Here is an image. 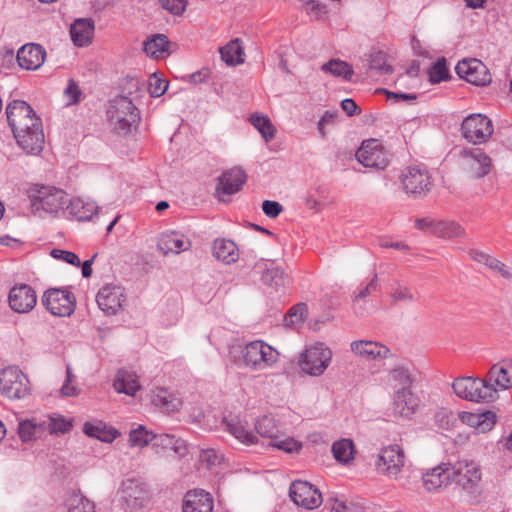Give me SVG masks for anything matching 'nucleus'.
Wrapping results in <instances>:
<instances>
[{
	"mask_svg": "<svg viewBox=\"0 0 512 512\" xmlns=\"http://www.w3.org/2000/svg\"><path fill=\"white\" fill-rule=\"evenodd\" d=\"M31 211L39 217L57 216L66 204V193L54 186L34 184L28 189Z\"/></svg>",
	"mask_w": 512,
	"mask_h": 512,
	"instance_id": "obj_1",
	"label": "nucleus"
},
{
	"mask_svg": "<svg viewBox=\"0 0 512 512\" xmlns=\"http://www.w3.org/2000/svg\"><path fill=\"white\" fill-rule=\"evenodd\" d=\"M107 116L115 123V130L121 134L131 132L140 121V112L135 104L126 96H117L109 103Z\"/></svg>",
	"mask_w": 512,
	"mask_h": 512,
	"instance_id": "obj_2",
	"label": "nucleus"
},
{
	"mask_svg": "<svg viewBox=\"0 0 512 512\" xmlns=\"http://www.w3.org/2000/svg\"><path fill=\"white\" fill-rule=\"evenodd\" d=\"M33 121H25L12 132L18 146L27 154L38 155L43 150L45 136L42 120L34 113Z\"/></svg>",
	"mask_w": 512,
	"mask_h": 512,
	"instance_id": "obj_3",
	"label": "nucleus"
},
{
	"mask_svg": "<svg viewBox=\"0 0 512 512\" xmlns=\"http://www.w3.org/2000/svg\"><path fill=\"white\" fill-rule=\"evenodd\" d=\"M119 494L121 505L128 512H136L143 509L150 500L147 484L138 478L123 480Z\"/></svg>",
	"mask_w": 512,
	"mask_h": 512,
	"instance_id": "obj_4",
	"label": "nucleus"
},
{
	"mask_svg": "<svg viewBox=\"0 0 512 512\" xmlns=\"http://www.w3.org/2000/svg\"><path fill=\"white\" fill-rule=\"evenodd\" d=\"M454 392L461 398L474 402H489L496 397V389L487 385L486 379L461 377L453 382Z\"/></svg>",
	"mask_w": 512,
	"mask_h": 512,
	"instance_id": "obj_5",
	"label": "nucleus"
},
{
	"mask_svg": "<svg viewBox=\"0 0 512 512\" xmlns=\"http://www.w3.org/2000/svg\"><path fill=\"white\" fill-rule=\"evenodd\" d=\"M278 356L277 350L260 340L248 343L242 350L243 363L254 370L271 366L278 360Z\"/></svg>",
	"mask_w": 512,
	"mask_h": 512,
	"instance_id": "obj_6",
	"label": "nucleus"
},
{
	"mask_svg": "<svg viewBox=\"0 0 512 512\" xmlns=\"http://www.w3.org/2000/svg\"><path fill=\"white\" fill-rule=\"evenodd\" d=\"M332 359V351L323 343L307 348L299 359L301 370L310 376L322 375Z\"/></svg>",
	"mask_w": 512,
	"mask_h": 512,
	"instance_id": "obj_7",
	"label": "nucleus"
},
{
	"mask_svg": "<svg viewBox=\"0 0 512 512\" xmlns=\"http://www.w3.org/2000/svg\"><path fill=\"white\" fill-rule=\"evenodd\" d=\"M41 304L53 316H70L76 307V298L68 289L50 288L41 298Z\"/></svg>",
	"mask_w": 512,
	"mask_h": 512,
	"instance_id": "obj_8",
	"label": "nucleus"
},
{
	"mask_svg": "<svg viewBox=\"0 0 512 512\" xmlns=\"http://www.w3.org/2000/svg\"><path fill=\"white\" fill-rule=\"evenodd\" d=\"M404 191L413 198H423L431 190L433 182L426 168L413 166L406 168L401 175Z\"/></svg>",
	"mask_w": 512,
	"mask_h": 512,
	"instance_id": "obj_9",
	"label": "nucleus"
},
{
	"mask_svg": "<svg viewBox=\"0 0 512 512\" xmlns=\"http://www.w3.org/2000/svg\"><path fill=\"white\" fill-rule=\"evenodd\" d=\"M461 134L472 144L487 142L493 134L494 128L490 118L483 114H470L461 124Z\"/></svg>",
	"mask_w": 512,
	"mask_h": 512,
	"instance_id": "obj_10",
	"label": "nucleus"
},
{
	"mask_svg": "<svg viewBox=\"0 0 512 512\" xmlns=\"http://www.w3.org/2000/svg\"><path fill=\"white\" fill-rule=\"evenodd\" d=\"M0 391L10 399H21L29 394L30 383L19 368L10 366L0 372Z\"/></svg>",
	"mask_w": 512,
	"mask_h": 512,
	"instance_id": "obj_11",
	"label": "nucleus"
},
{
	"mask_svg": "<svg viewBox=\"0 0 512 512\" xmlns=\"http://www.w3.org/2000/svg\"><path fill=\"white\" fill-rule=\"evenodd\" d=\"M451 483L457 484L469 495L476 496L479 492L481 472L474 462L458 461L451 464Z\"/></svg>",
	"mask_w": 512,
	"mask_h": 512,
	"instance_id": "obj_12",
	"label": "nucleus"
},
{
	"mask_svg": "<svg viewBox=\"0 0 512 512\" xmlns=\"http://www.w3.org/2000/svg\"><path fill=\"white\" fill-rule=\"evenodd\" d=\"M357 160L365 167L383 170L389 164L388 154L376 139H368L356 152Z\"/></svg>",
	"mask_w": 512,
	"mask_h": 512,
	"instance_id": "obj_13",
	"label": "nucleus"
},
{
	"mask_svg": "<svg viewBox=\"0 0 512 512\" xmlns=\"http://www.w3.org/2000/svg\"><path fill=\"white\" fill-rule=\"evenodd\" d=\"M462 157L463 169L471 179L483 178L492 170V160L481 148L465 150Z\"/></svg>",
	"mask_w": 512,
	"mask_h": 512,
	"instance_id": "obj_14",
	"label": "nucleus"
},
{
	"mask_svg": "<svg viewBox=\"0 0 512 512\" xmlns=\"http://www.w3.org/2000/svg\"><path fill=\"white\" fill-rule=\"evenodd\" d=\"M405 465V453L398 444L383 447L378 454L377 466L388 477L396 478Z\"/></svg>",
	"mask_w": 512,
	"mask_h": 512,
	"instance_id": "obj_15",
	"label": "nucleus"
},
{
	"mask_svg": "<svg viewBox=\"0 0 512 512\" xmlns=\"http://www.w3.org/2000/svg\"><path fill=\"white\" fill-rule=\"evenodd\" d=\"M457 75L476 86L491 83V74L483 62L478 59H464L455 67Z\"/></svg>",
	"mask_w": 512,
	"mask_h": 512,
	"instance_id": "obj_16",
	"label": "nucleus"
},
{
	"mask_svg": "<svg viewBox=\"0 0 512 512\" xmlns=\"http://www.w3.org/2000/svg\"><path fill=\"white\" fill-rule=\"evenodd\" d=\"M289 496L296 505L308 510L315 509L322 503L321 493L307 481L297 480L292 482Z\"/></svg>",
	"mask_w": 512,
	"mask_h": 512,
	"instance_id": "obj_17",
	"label": "nucleus"
},
{
	"mask_svg": "<svg viewBox=\"0 0 512 512\" xmlns=\"http://www.w3.org/2000/svg\"><path fill=\"white\" fill-rule=\"evenodd\" d=\"M247 180L245 171L239 167H233L225 172L218 179L215 193L222 202L229 201L232 194L237 193Z\"/></svg>",
	"mask_w": 512,
	"mask_h": 512,
	"instance_id": "obj_18",
	"label": "nucleus"
},
{
	"mask_svg": "<svg viewBox=\"0 0 512 512\" xmlns=\"http://www.w3.org/2000/svg\"><path fill=\"white\" fill-rule=\"evenodd\" d=\"M420 402L418 395L413 393L410 388H398L393 395V415L410 419L418 409Z\"/></svg>",
	"mask_w": 512,
	"mask_h": 512,
	"instance_id": "obj_19",
	"label": "nucleus"
},
{
	"mask_svg": "<svg viewBox=\"0 0 512 512\" xmlns=\"http://www.w3.org/2000/svg\"><path fill=\"white\" fill-rule=\"evenodd\" d=\"M8 303L14 312L28 313L37 303L36 292L28 284L15 285L10 289Z\"/></svg>",
	"mask_w": 512,
	"mask_h": 512,
	"instance_id": "obj_20",
	"label": "nucleus"
},
{
	"mask_svg": "<svg viewBox=\"0 0 512 512\" xmlns=\"http://www.w3.org/2000/svg\"><path fill=\"white\" fill-rule=\"evenodd\" d=\"M125 299L123 288L112 284L102 287L96 296L99 308L108 315H115Z\"/></svg>",
	"mask_w": 512,
	"mask_h": 512,
	"instance_id": "obj_21",
	"label": "nucleus"
},
{
	"mask_svg": "<svg viewBox=\"0 0 512 512\" xmlns=\"http://www.w3.org/2000/svg\"><path fill=\"white\" fill-rule=\"evenodd\" d=\"M487 385L491 388L506 390L512 387V359L502 360L494 364L486 376Z\"/></svg>",
	"mask_w": 512,
	"mask_h": 512,
	"instance_id": "obj_22",
	"label": "nucleus"
},
{
	"mask_svg": "<svg viewBox=\"0 0 512 512\" xmlns=\"http://www.w3.org/2000/svg\"><path fill=\"white\" fill-rule=\"evenodd\" d=\"M46 51L39 44H26L22 46L17 52V62L22 69L36 70L45 60Z\"/></svg>",
	"mask_w": 512,
	"mask_h": 512,
	"instance_id": "obj_23",
	"label": "nucleus"
},
{
	"mask_svg": "<svg viewBox=\"0 0 512 512\" xmlns=\"http://www.w3.org/2000/svg\"><path fill=\"white\" fill-rule=\"evenodd\" d=\"M451 463H441L429 470L423 476V485L429 492L451 484Z\"/></svg>",
	"mask_w": 512,
	"mask_h": 512,
	"instance_id": "obj_24",
	"label": "nucleus"
},
{
	"mask_svg": "<svg viewBox=\"0 0 512 512\" xmlns=\"http://www.w3.org/2000/svg\"><path fill=\"white\" fill-rule=\"evenodd\" d=\"M214 501L204 490L188 491L183 499V512H212Z\"/></svg>",
	"mask_w": 512,
	"mask_h": 512,
	"instance_id": "obj_25",
	"label": "nucleus"
},
{
	"mask_svg": "<svg viewBox=\"0 0 512 512\" xmlns=\"http://www.w3.org/2000/svg\"><path fill=\"white\" fill-rule=\"evenodd\" d=\"M158 249L164 254H179L191 247V242L180 232L170 231L162 233L157 244Z\"/></svg>",
	"mask_w": 512,
	"mask_h": 512,
	"instance_id": "obj_26",
	"label": "nucleus"
},
{
	"mask_svg": "<svg viewBox=\"0 0 512 512\" xmlns=\"http://www.w3.org/2000/svg\"><path fill=\"white\" fill-rule=\"evenodd\" d=\"M36 113L33 108L23 100H13L6 108V115L12 131L25 121H33L31 116Z\"/></svg>",
	"mask_w": 512,
	"mask_h": 512,
	"instance_id": "obj_27",
	"label": "nucleus"
},
{
	"mask_svg": "<svg viewBox=\"0 0 512 512\" xmlns=\"http://www.w3.org/2000/svg\"><path fill=\"white\" fill-rule=\"evenodd\" d=\"M351 350L367 360L387 358L390 353L389 348L385 345L365 340L353 341L351 343Z\"/></svg>",
	"mask_w": 512,
	"mask_h": 512,
	"instance_id": "obj_28",
	"label": "nucleus"
},
{
	"mask_svg": "<svg viewBox=\"0 0 512 512\" xmlns=\"http://www.w3.org/2000/svg\"><path fill=\"white\" fill-rule=\"evenodd\" d=\"M94 34V23L91 19H77L71 25L70 35L76 46L83 47L91 43Z\"/></svg>",
	"mask_w": 512,
	"mask_h": 512,
	"instance_id": "obj_29",
	"label": "nucleus"
},
{
	"mask_svg": "<svg viewBox=\"0 0 512 512\" xmlns=\"http://www.w3.org/2000/svg\"><path fill=\"white\" fill-rule=\"evenodd\" d=\"M151 446L152 449H154L155 453L157 454L169 450L173 451L174 453L180 456L186 453V446L184 444V441L170 434H154Z\"/></svg>",
	"mask_w": 512,
	"mask_h": 512,
	"instance_id": "obj_30",
	"label": "nucleus"
},
{
	"mask_svg": "<svg viewBox=\"0 0 512 512\" xmlns=\"http://www.w3.org/2000/svg\"><path fill=\"white\" fill-rule=\"evenodd\" d=\"M67 211L78 221H89L98 212V206L94 201L82 198H73L67 205Z\"/></svg>",
	"mask_w": 512,
	"mask_h": 512,
	"instance_id": "obj_31",
	"label": "nucleus"
},
{
	"mask_svg": "<svg viewBox=\"0 0 512 512\" xmlns=\"http://www.w3.org/2000/svg\"><path fill=\"white\" fill-rule=\"evenodd\" d=\"M460 417L463 423L474 427L479 433L490 431L496 423L495 414L491 411L484 413L463 412Z\"/></svg>",
	"mask_w": 512,
	"mask_h": 512,
	"instance_id": "obj_32",
	"label": "nucleus"
},
{
	"mask_svg": "<svg viewBox=\"0 0 512 512\" xmlns=\"http://www.w3.org/2000/svg\"><path fill=\"white\" fill-rule=\"evenodd\" d=\"M152 403L160 410L166 413L178 411L182 406V401L179 397L170 393L165 388H157L152 392Z\"/></svg>",
	"mask_w": 512,
	"mask_h": 512,
	"instance_id": "obj_33",
	"label": "nucleus"
},
{
	"mask_svg": "<svg viewBox=\"0 0 512 512\" xmlns=\"http://www.w3.org/2000/svg\"><path fill=\"white\" fill-rule=\"evenodd\" d=\"M113 386L118 393H125L130 396H134L141 387L137 375L126 369H120L117 372Z\"/></svg>",
	"mask_w": 512,
	"mask_h": 512,
	"instance_id": "obj_34",
	"label": "nucleus"
},
{
	"mask_svg": "<svg viewBox=\"0 0 512 512\" xmlns=\"http://www.w3.org/2000/svg\"><path fill=\"white\" fill-rule=\"evenodd\" d=\"M213 255L216 259L227 264L236 262L239 258V252L236 244L232 240L225 238L216 239L214 241Z\"/></svg>",
	"mask_w": 512,
	"mask_h": 512,
	"instance_id": "obj_35",
	"label": "nucleus"
},
{
	"mask_svg": "<svg viewBox=\"0 0 512 512\" xmlns=\"http://www.w3.org/2000/svg\"><path fill=\"white\" fill-rule=\"evenodd\" d=\"M170 42L164 34H155L144 41V52L147 56L158 59L169 53Z\"/></svg>",
	"mask_w": 512,
	"mask_h": 512,
	"instance_id": "obj_36",
	"label": "nucleus"
},
{
	"mask_svg": "<svg viewBox=\"0 0 512 512\" xmlns=\"http://www.w3.org/2000/svg\"><path fill=\"white\" fill-rule=\"evenodd\" d=\"M83 432L87 436L96 438L102 442H112L120 435L116 429L107 428L101 421L96 423L86 422L83 426Z\"/></svg>",
	"mask_w": 512,
	"mask_h": 512,
	"instance_id": "obj_37",
	"label": "nucleus"
},
{
	"mask_svg": "<svg viewBox=\"0 0 512 512\" xmlns=\"http://www.w3.org/2000/svg\"><path fill=\"white\" fill-rule=\"evenodd\" d=\"M226 431L233 435L238 441L245 445H252L257 442L256 436L253 432L246 429V427L237 419L223 421Z\"/></svg>",
	"mask_w": 512,
	"mask_h": 512,
	"instance_id": "obj_38",
	"label": "nucleus"
},
{
	"mask_svg": "<svg viewBox=\"0 0 512 512\" xmlns=\"http://www.w3.org/2000/svg\"><path fill=\"white\" fill-rule=\"evenodd\" d=\"M222 60L229 66H235L244 62L243 48L238 39L231 40L227 45L220 48Z\"/></svg>",
	"mask_w": 512,
	"mask_h": 512,
	"instance_id": "obj_39",
	"label": "nucleus"
},
{
	"mask_svg": "<svg viewBox=\"0 0 512 512\" xmlns=\"http://www.w3.org/2000/svg\"><path fill=\"white\" fill-rule=\"evenodd\" d=\"M465 235V229L457 222L451 220H439L437 222L435 236L440 238H461Z\"/></svg>",
	"mask_w": 512,
	"mask_h": 512,
	"instance_id": "obj_40",
	"label": "nucleus"
},
{
	"mask_svg": "<svg viewBox=\"0 0 512 512\" xmlns=\"http://www.w3.org/2000/svg\"><path fill=\"white\" fill-rule=\"evenodd\" d=\"M321 70L345 80H351L354 70L350 64L340 59H331L321 66Z\"/></svg>",
	"mask_w": 512,
	"mask_h": 512,
	"instance_id": "obj_41",
	"label": "nucleus"
},
{
	"mask_svg": "<svg viewBox=\"0 0 512 512\" xmlns=\"http://www.w3.org/2000/svg\"><path fill=\"white\" fill-rule=\"evenodd\" d=\"M19 437L23 442H28L41 437L44 434L42 422L35 420H24L19 423Z\"/></svg>",
	"mask_w": 512,
	"mask_h": 512,
	"instance_id": "obj_42",
	"label": "nucleus"
},
{
	"mask_svg": "<svg viewBox=\"0 0 512 512\" xmlns=\"http://www.w3.org/2000/svg\"><path fill=\"white\" fill-rule=\"evenodd\" d=\"M67 512H95L93 502L80 492L73 491L66 499Z\"/></svg>",
	"mask_w": 512,
	"mask_h": 512,
	"instance_id": "obj_43",
	"label": "nucleus"
},
{
	"mask_svg": "<svg viewBox=\"0 0 512 512\" xmlns=\"http://www.w3.org/2000/svg\"><path fill=\"white\" fill-rule=\"evenodd\" d=\"M262 280L266 285L276 290L286 286L290 282L288 274L280 267L267 268L263 272Z\"/></svg>",
	"mask_w": 512,
	"mask_h": 512,
	"instance_id": "obj_44",
	"label": "nucleus"
},
{
	"mask_svg": "<svg viewBox=\"0 0 512 512\" xmlns=\"http://www.w3.org/2000/svg\"><path fill=\"white\" fill-rule=\"evenodd\" d=\"M256 432L263 438H268L270 441L279 438V429L275 420L270 416H263L255 423Z\"/></svg>",
	"mask_w": 512,
	"mask_h": 512,
	"instance_id": "obj_45",
	"label": "nucleus"
},
{
	"mask_svg": "<svg viewBox=\"0 0 512 512\" xmlns=\"http://www.w3.org/2000/svg\"><path fill=\"white\" fill-rule=\"evenodd\" d=\"M334 458L343 463H348L354 458V444L350 439L336 441L332 445Z\"/></svg>",
	"mask_w": 512,
	"mask_h": 512,
	"instance_id": "obj_46",
	"label": "nucleus"
},
{
	"mask_svg": "<svg viewBox=\"0 0 512 512\" xmlns=\"http://www.w3.org/2000/svg\"><path fill=\"white\" fill-rule=\"evenodd\" d=\"M251 124L257 129L266 142L271 141L275 136V127L267 116L252 114Z\"/></svg>",
	"mask_w": 512,
	"mask_h": 512,
	"instance_id": "obj_47",
	"label": "nucleus"
},
{
	"mask_svg": "<svg viewBox=\"0 0 512 512\" xmlns=\"http://www.w3.org/2000/svg\"><path fill=\"white\" fill-rule=\"evenodd\" d=\"M154 438V433L152 431H148L144 426H139L138 428L132 430L129 434V442L131 446L135 447H144L148 444L152 445V441Z\"/></svg>",
	"mask_w": 512,
	"mask_h": 512,
	"instance_id": "obj_48",
	"label": "nucleus"
},
{
	"mask_svg": "<svg viewBox=\"0 0 512 512\" xmlns=\"http://www.w3.org/2000/svg\"><path fill=\"white\" fill-rule=\"evenodd\" d=\"M41 422L43 424L44 433L48 432L49 434L66 433L72 427L71 423L63 417H49L47 420Z\"/></svg>",
	"mask_w": 512,
	"mask_h": 512,
	"instance_id": "obj_49",
	"label": "nucleus"
},
{
	"mask_svg": "<svg viewBox=\"0 0 512 512\" xmlns=\"http://www.w3.org/2000/svg\"><path fill=\"white\" fill-rule=\"evenodd\" d=\"M429 81L433 84L440 83L449 77V70L445 58L438 59L428 71Z\"/></svg>",
	"mask_w": 512,
	"mask_h": 512,
	"instance_id": "obj_50",
	"label": "nucleus"
},
{
	"mask_svg": "<svg viewBox=\"0 0 512 512\" xmlns=\"http://www.w3.org/2000/svg\"><path fill=\"white\" fill-rule=\"evenodd\" d=\"M435 424L443 430H451L456 422L457 418L453 412L446 408L439 409L434 415Z\"/></svg>",
	"mask_w": 512,
	"mask_h": 512,
	"instance_id": "obj_51",
	"label": "nucleus"
},
{
	"mask_svg": "<svg viewBox=\"0 0 512 512\" xmlns=\"http://www.w3.org/2000/svg\"><path fill=\"white\" fill-rule=\"evenodd\" d=\"M389 376L390 380L395 382L396 385H399L400 388H410L413 383V378L409 370L403 366L393 368L390 371Z\"/></svg>",
	"mask_w": 512,
	"mask_h": 512,
	"instance_id": "obj_52",
	"label": "nucleus"
},
{
	"mask_svg": "<svg viewBox=\"0 0 512 512\" xmlns=\"http://www.w3.org/2000/svg\"><path fill=\"white\" fill-rule=\"evenodd\" d=\"M308 314V307L305 303H299L293 306L285 317L288 325H296L302 323Z\"/></svg>",
	"mask_w": 512,
	"mask_h": 512,
	"instance_id": "obj_53",
	"label": "nucleus"
},
{
	"mask_svg": "<svg viewBox=\"0 0 512 512\" xmlns=\"http://www.w3.org/2000/svg\"><path fill=\"white\" fill-rule=\"evenodd\" d=\"M269 445L287 453L298 451L301 448V443H299L292 437H285L282 439L279 436L278 439L270 441Z\"/></svg>",
	"mask_w": 512,
	"mask_h": 512,
	"instance_id": "obj_54",
	"label": "nucleus"
},
{
	"mask_svg": "<svg viewBox=\"0 0 512 512\" xmlns=\"http://www.w3.org/2000/svg\"><path fill=\"white\" fill-rule=\"evenodd\" d=\"M370 67L385 74L393 72L392 66L386 63V54L381 51H377L371 54Z\"/></svg>",
	"mask_w": 512,
	"mask_h": 512,
	"instance_id": "obj_55",
	"label": "nucleus"
},
{
	"mask_svg": "<svg viewBox=\"0 0 512 512\" xmlns=\"http://www.w3.org/2000/svg\"><path fill=\"white\" fill-rule=\"evenodd\" d=\"M82 91L74 79H69L66 88L64 89V96L68 105L79 103Z\"/></svg>",
	"mask_w": 512,
	"mask_h": 512,
	"instance_id": "obj_56",
	"label": "nucleus"
},
{
	"mask_svg": "<svg viewBox=\"0 0 512 512\" xmlns=\"http://www.w3.org/2000/svg\"><path fill=\"white\" fill-rule=\"evenodd\" d=\"M168 88V82L157 77L155 74L150 77L148 83V91L152 97L162 96Z\"/></svg>",
	"mask_w": 512,
	"mask_h": 512,
	"instance_id": "obj_57",
	"label": "nucleus"
},
{
	"mask_svg": "<svg viewBox=\"0 0 512 512\" xmlns=\"http://www.w3.org/2000/svg\"><path fill=\"white\" fill-rule=\"evenodd\" d=\"M163 9L167 10L173 15H182L186 10L187 0H159Z\"/></svg>",
	"mask_w": 512,
	"mask_h": 512,
	"instance_id": "obj_58",
	"label": "nucleus"
},
{
	"mask_svg": "<svg viewBox=\"0 0 512 512\" xmlns=\"http://www.w3.org/2000/svg\"><path fill=\"white\" fill-rule=\"evenodd\" d=\"M50 254L53 258L63 260L75 267H79L81 265L79 257L74 252L53 249Z\"/></svg>",
	"mask_w": 512,
	"mask_h": 512,
	"instance_id": "obj_59",
	"label": "nucleus"
},
{
	"mask_svg": "<svg viewBox=\"0 0 512 512\" xmlns=\"http://www.w3.org/2000/svg\"><path fill=\"white\" fill-rule=\"evenodd\" d=\"M391 297L394 302H411L414 300V295L411 290L406 286H398L394 289Z\"/></svg>",
	"mask_w": 512,
	"mask_h": 512,
	"instance_id": "obj_60",
	"label": "nucleus"
},
{
	"mask_svg": "<svg viewBox=\"0 0 512 512\" xmlns=\"http://www.w3.org/2000/svg\"><path fill=\"white\" fill-rule=\"evenodd\" d=\"M262 210L267 217L276 218L282 212L283 207L279 202L265 200L262 203Z\"/></svg>",
	"mask_w": 512,
	"mask_h": 512,
	"instance_id": "obj_61",
	"label": "nucleus"
},
{
	"mask_svg": "<svg viewBox=\"0 0 512 512\" xmlns=\"http://www.w3.org/2000/svg\"><path fill=\"white\" fill-rule=\"evenodd\" d=\"M437 222L438 221L429 217L419 218L415 220V227L421 231L431 233L435 236Z\"/></svg>",
	"mask_w": 512,
	"mask_h": 512,
	"instance_id": "obj_62",
	"label": "nucleus"
},
{
	"mask_svg": "<svg viewBox=\"0 0 512 512\" xmlns=\"http://www.w3.org/2000/svg\"><path fill=\"white\" fill-rule=\"evenodd\" d=\"M378 287L377 275L375 274L370 282L363 288H361L357 293L354 294V301H358L360 299L366 298L371 293L375 292Z\"/></svg>",
	"mask_w": 512,
	"mask_h": 512,
	"instance_id": "obj_63",
	"label": "nucleus"
},
{
	"mask_svg": "<svg viewBox=\"0 0 512 512\" xmlns=\"http://www.w3.org/2000/svg\"><path fill=\"white\" fill-rule=\"evenodd\" d=\"M336 117H337V113L336 112H331V111H325L324 112V114L322 115V117L320 118V120H319V122L317 124V128H318L319 134L321 135L322 138L326 137L325 126L327 124L334 123Z\"/></svg>",
	"mask_w": 512,
	"mask_h": 512,
	"instance_id": "obj_64",
	"label": "nucleus"
}]
</instances>
